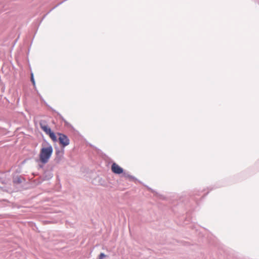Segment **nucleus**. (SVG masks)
<instances>
[{
	"label": "nucleus",
	"mask_w": 259,
	"mask_h": 259,
	"mask_svg": "<svg viewBox=\"0 0 259 259\" xmlns=\"http://www.w3.org/2000/svg\"><path fill=\"white\" fill-rule=\"evenodd\" d=\"M59 136V141L60 144L61 145L62 147H65L68 146L69 144L70 140L64 134L58 133Z\"/></svg>",
	"instance_id": "obj_3"
},
{
	"label": "nucleus",
	"mask_w": 259,
	"mask_h": 259,
	"mask_svg": "<svg viewBox=\"0 0 259 259\" xmlns=\"http://www.w3.org/2000/svg\"><path fill=\"white\" fill-rule=\"evenodd\" d=\"M53 147L51 144L49 143L43 144L39 154L40 162L42 164L48 163L53 154Z\"/></svg>",
	"instance_id": "obj_1"
},
{
	"label": "nucleus",
	"mask_w": 259,
	"mask_h": 259,
	"mask_svg": "<svg viewBox=\"0 0 259 259\" xmlns=\"http://www.w3.org/2000/svg\"><path fill=\"white\" fill-rule=\"evenodd\" d=\"M31 81L32 82L33 85L34 86H35V82L34 79V77H33V73H31Z\"/></svg>",
	"instance_id": "obj_5"
},
{
	"label": "nucleus",
	"mask_w": 259,
	"mask_h": 259,
	"mask_svg": "<svg viewBox=\"0 0 259 259\" xmlns=\"http://www.w3.org/2000/svg\"><path fill=\"white\" fill-rule=\"evenodd\" d=\"M106 255L103 253H101L100 254L99 256V259H103L104 257H105Z\"/></svg>",
	"instance_id": "obj_6"
},
{
	"label": "nucleus",
	"mask_w": 259,
	"mask_h": 259,
	"mask_svg": "<svg viewBox=\"0 0 259 259\" xmlns=\"http://www.w3.org/2000/svg\"><path fill=\"white\" fill-rule=\"evenodd\" d=\"M40 126L42 130L48 135L50 138L54 141L56 142L57 140V137L54 133L52 132L51 128L47 125L45 121H41L40 122Z\"/></svg>",
	"instance_id": "obj_2"
},
{
	"label": "nucleus",
	"mask_w": 259,
	"mask_h": 259,
	"mask_svg": "<svg viewBox=\"0 0 259 259\" xmlns=\"http://www.w3.org/2000/svg\"><path fill=\"white\" fill-rule=\"evenodd\" d=\"M112 171L116 174H122L123 171V169L120 166H119L116 163H113L111 165Z\"/></svg>",
	"instance_id": "obj_4"
}]
</instances>
